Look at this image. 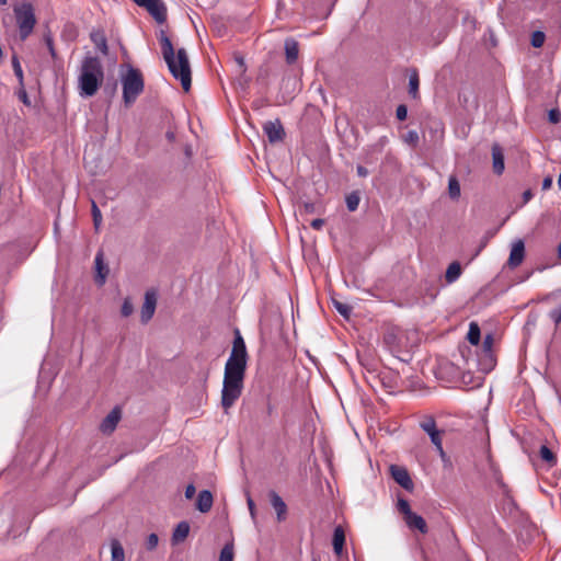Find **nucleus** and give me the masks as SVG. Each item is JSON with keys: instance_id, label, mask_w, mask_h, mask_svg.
I'll return each mask as SVG.
<instances>
[{"instance_id": "nucleus-15", "label": "nucleus", "mask_w": 561, "mask_h": 561, "mask_svg": "<svg viewBox=\"0 0 561 561\" xmlns=\"http://www.w3.org/2000/svg\"><path fill=\"white\" fill-rule=\"evenodd\" d=\"M268 495H270L271 505L273 506V508L276 512L278 522L284 520L286 518V513H287V506H286L285 502L275 491H271Z\"/></svg>"}, {"instance_id": "nucleus-49", "label": "nucleus", "mask_w": 561, "mask_h": 561, "mask_svg": "<svg viewBox=\"0 0 561 561\" xmlns=\"http://www.w3.org/2000/svg\"><path fill=\"white\" fill-rule=\"evenodd\" d=\"M552 186V178L547 176L542 181V190H549Z\"/></svg>"}, {"instance_id": "nucleus-47", "label": "nucleus", "mask_w": 561, "mask_h": 561, "mask_svg": "<svg viewBox=\"0 0 561 561\" xmlns=\"http://www.w3.org/2000/svg\"><path fill=\"white\" fill-rule=\"evenodd\" d=\"M357 175L360 178H366L368 175V170L363 165H357L356 168Z\"/></svg>"}, {"instance_id": "nucleus-48", "label": "nucleus", "mask_w": 561, "mask_h": 561, "mask_svg": "<svg viewBox=\"0 0 561 561\" xmlns=\"http://www.w3.org/2000/svg\"><path fill=\"white\" fill-rule=\"evenodd\" d=\"M19 99H20L24 104L30 105V100H28L27 93H26L24 90L20 91V93H19Z\"/></svg>"}, {"instance_id": "nucleus-16", "label": "nucleus", "mask_w": 561, "mask_h": 561, "mask_svg": "<svg viewBox=\"0 0 561 561\" xmlns=\"http://www.w3.org/2000/svg\"><path fill=\"white\" fill-rule=\"evenodd\" d=\"M404 522L410 529H417L422 534L427 533V525H426L425 519L421 515H419L414 512H412L410 515H408L404 518Z\"/></svg>"}, {"instance_id": "nucleus-34", "label": "nucleus", "mask_w": 561, "mask_h": 561, "mask_svg": "<svg viewBox=\"0 0 561 561\" xmlns=\"http://www.w3.org/2000/svg\"><path fill=\"white\" fill-rule=\"evenodd\" d=\"M333 306L341 316H343L344 318L350 317L352 308L348 305L340 302L337 300H333Z\"/></svg>"}, {"instance_id": "nucleus-2", "label": "nucleus", "mask_w": 561, "mask_h": 561, "mask_svg": "<svg viewBox=\"0 0 561 561\" xmlns=\"http://www.w3.org/2000/svg\"><path fill=\"white\" fill-rule=\"evenodd\" d=\"M104 78L101 60L94 56H85L81 62L78 77V90L82 98L93 96Z\"/></svg>"}, {"instance_id": "nucleus-30", "label": "nucleus", "mask_w": 561, "mask_h": 561, "mask_svg": "<svg viewBox=\"0 0 561 561\" xmlns=\"http://www.w3.org/2000/svg\"><path fill=\"white\" fill-rule=\"evenodd\" d=\"M346 207L350 211H355L358 208L360 197L357 192H352L348 195H346L345 198Z\"/></svg>"}, {"instance_id": "nucleus-52", "label": "nucleus", "mask_w": 561, "mask_h": 561, "mask_svg": "<svg viewBox=\"0 0 561 561\" xmlns=\"http://www.w3.org/2000/svg\"><path fill=\"white\" fill-rule=\"evenodd\" d=\"M533 197V193L531 191H525L524 194H523V198H524V202L527 203L528 201H530Z\"/></svg>"}, {"instance_id": "nucleus-13", "label": "nucleus", "mask_w": 561, "mask_h": 561, "mask_svg": "<svg viewBox=\"0 0 561 561\" xmlns=\"http://www.w3.org/2000/svg\"><path fill=\"white\" fill-rule=\"evenodd\" d=\"M157 23L162 24L167 20V8L162 0H151L145 7Z\"/></svg>"}, {"instance_id": "nucleus-36", "label": "nucleus", "mask_w": 561, "mask_h": 561, "mask_svg": "<svg viewBox=\"0 0 561 561\" xmlns=\"http://www.w3.org/2000/svg\"><path fill=\"white\" fill-rule=\"evenodd\" d=\"M398 510L403 514L404 518L412 513L409 502L404 499L398 500Z\"/></svg>"}, {"instance_id": "nucleus-41", "label": "nucleus", "mask_w": 561, "mask_h": 561, "mask_svg": "<svg viewBox=\"0 0 561 561\" xmlns=\"http://www.w3.org/2000/svg\"><path fill=\"white\" fill-rule=\"evenodd\" d=\"M549 318L556 325L561 323V307L554 308L549 312Z\"/></svg>"}, {"instance_id": "nucleus-24", "label": "nucleus", "mask_w": 561, "mask_h": 561, "mask_svg": "<svg viewBox=\"0 0 561 561\" xmlns=\"http://www.w3.org/2000/svg\"><path fill=\"white\" fill-rule=\"evenodd\" d=\"M91 41L103 55H107V41L102 32L91 33Z\"/></svg>"}, {"instance_id": "nucleus-17", "label": "nucleus", "mask_w": 561, "mask_h": 561, "mask_svg": "<svg viewBox=\"0 0 561 561\" xmlns=\"http://www.w3.org/2000/svg\"><path fill=\"white\" fill-rule=\"evenodd\" d=\"M213 506V494L208 490H202L197 495L196 507L201 513H207Z\"/></svg>"}, {"instance_id": "nucleus-22", "label": "nucleus", "mask_w": 561, "mask_h": 561, "mask_svg": "<svg viewBox=\"0 0 561 561\" xmlns=\"http://www.w3.org/2000/svg\"><path fill=\"white\" fill-rule=\"evenodd\" d=\"M332 543L334 552L340 556L345 543V534L341 526L335 527Z\"/></svg>"}, {"instance_id": "nucleus-21", "label": "nucleus", "mask_w": 561, "mask_h": 561, "mask_svg": "<svg viewBox=\"0 0 561 561\" xmlns=\"http://www.w3.org/2000/svg\"><path fill=\"white\" fill-rule=\"evenodd\" d=\"M94 263H95V268H96V273H98L96 274V283L100 285H103L106 279L107 268L104 265L102 252H99L95 255Z\"/></svg>"}, {"instance_id": "nucleus-6", "label": "nucleus", "mask_w": 561, "mask_h": 561, "mask_svg": "<svg viewBox=\"0 0 561 561\" xmlns=\"http://www.w3.org/2000/svg\"><path fill=\"white\" fill-rule=\"evenodd\" d=\"M420 427L430 436L431 442L435 446L439 456L442 458H444L445 451H444L443 442H442L443 432L437 428L434 417L426 416L423 421H421Z\"/></svg>"}, {"instance_id": "nucleus-37", "label": "nucleus", "mask_w": 561, "mask_h": 561, "mask_svg": "<svg viewBox=\"0 0 561 561\" xmlns=\"http://www.w3.org/2000/svg\"><path fill=\"white\" fill-rule=\"evenodd\" d=\"M44 41H45V44L48 48V51L51 56V58H56L57 54H56V50H55V47H54V39H53V36L50 35V33H47L44 35Z\"/></svg>"}, {"instance_id": "nucleus-46", "label": "nucleus", "mask_w": 561, "mask_h": 561, "mask_svg": "<svg viewBox=\"0 0 561 561\" xmlns=\"http://www.w3.org/2000/svg\"><path fill=\"white\" fill-rule=\"evenodd\" d=\"M310 225L313 229L320 230L324 225V220L321 218H317V219H313Z\"/></svg>"}, {"instance_id": "nucleus-45", "label": "nucleus", "mask_w": 561, "mask_h": 561, "mask_svg": "<svg viewBox=\"0 0 561 561\" xmlns=\"http://www.w3.org/2000/svg\"><path fill=\"white\" fill-rule=\"evenodd\" d=\"M196 489L194 484H188L185 489V497L192 499L195 495Z\"/></svg>"}, {"instance_id": "nucleus-53", "label": "nucleus", "mask_w": 561, "mask_h": 561, "mask_svg": "<svg viewBox=\"0 0 561 561\" xmlns=\"http://www.w3.org/2000/svg\"><path fill=\"white\" fill-rule=\"evenodd\" d=\"M493 342V339L491 335H486V337L484 339V344L485 345H491Z\"/></svg>"}, {"instance_id": "nucleus-3", "label": "nucleus", "mask_w": 561, "mask_h": 561, "mask_svg": "<svg viewBox=\"0 0 561 561\" xmlns=\"http://www.w3.org/2000/svg\"><path fill=\"white\" fill-rule=\"evenodd\" d=\"M122 85L124 103L126 105L133 104L145 88L141 72L134 67H129L127 72L122 77Z\"/></svg>"}, {"instance_id": "nucleus-29", "label": "nucleus", "mask_w": 561, "mask_h": 561, "mask_svg": "<svg viewBox=\"0 0 561 561\" xmlns=\"http://www.w3.org/2000/svg\"><path fill=\"white\" fill-rule=\"evenodd\" d=\"M540 458L546 461L549 466L556 463V457L553 451L546 445H541L539 449Z\"/></svg>"}, {"instance_id": "nucleus-56", "label": "nucleus", "mask_w": 561, "mask_h": 561, "mask_svg": "<svg viewBox=\"0 0 561 561\" xmlns=\"http://www.w3.org/2000/svg\"><path fill=\"white\" fill-rule=\"evenodd\" d=\"M7 4V0H0V5H5Z\"/></svg>"}, {"instance_id": "nucleus-43", "label": "nucleus", "mask_w": 561, "mask_h": 561, "mask_svg": "<svg viewBox=\"0 0 561 561\" xmlns=\"http://www.w3.org/2000/svg\"><path fill=\"white\" fill-rule=\"evenodd\" d=\"M396 116L399 121H404L408 116V107L404 104H400L396 110Z\"/></svg>"}, {"instance_id": "nucleus-5", "label": "nucleus", "mask_w": 561, "mask_h": 561, "mask_svg": "<svg viewBox=\"0 0 561 561\" xmlns=\"http://www.w3.org/2000/svg\"><path fill=\"white\" fill-rule=\"evenodd\" d=\"M243 379L244 378L224 376L221 405L226 411L240 398L243 389Z\"/></svg>"}, {"instance_id": "nucleus-9", "label": "nucleus", "mask_w": 561, "mask_h": 561, "mask_svg": "<svg viewBox=\"0 0 561 561\" xmlns=\"http://www.w3.org/2000/svg\"><path fill=\"white\" fill-rule=\"evenodd\" d=\"M525 259V243L523 240L517 239L512 243L511 253L507 260L510 268L518 267Z\"/></svg>"}, {"instance_id": "nucleus-23", "label": "nucleus", "mask_w": 561, "mask_h": 561, "mask_svg": "<svg viewBox=\"0 0 561 561\" xmlns=\"http://www.w3.org/2000/svg\"><path fill=\"white\" fill-rule=\"evenodd\" d=\"M190 533V524L187 522H180L172 535V541L178 543L183 541Z\"/></svg>"}, {"instance_id": "nucleus-27", "label": "nucleus", "mask_w": 561, "mask_h": 561, "mask_svg": "<svg viewBox=\"0 0 561 561\" xmlns=\"http://www.w3.org/2000/svg\"><path fill=\"white\" fill-rule=\"evenodd\" d=\"M480 337H481V331H480L479 325L476 322H471L469 324V330H468V334H467L468 341L472 345H478L480 342Z\"/></svg>"}, {"instance_id": "nucleus-44", "label": "nucleus", "mask_w": 561, "mask_h": 561, "mask_svg": "<svg viewBox=\"0 0 561 561\" xmlns=\"http://www.w3.org/2000/svg\"><path fill=\"white\" fill-rule=\"evenodd\" d=\"M383 343L388 346V347H392L396 343V335L391 332H388L383 335Z\"/></svg>"}, {"instance_id": "nucleus-40", "label": "nucleus", "mask_w": 561, "mask_h": 561, "mask_svg": "<svg viewBox=\"0 0 561 561\" xmlns=\"http://www.w3.org/2000/svg\"><path fill=\"white\" fill-rule=\"evenodd\" d=\"M548 118L550 123L558 124L561 121V112L558 108H551Z\"/></svg>"}, {"instance_id": "nucleus-33", "label": "nucleus", "mask_w": 561, "mask_h": 561, "mask_svg": "<svg viewBox=\"0 0 561 561\" xmlns=\"http://www.w3.org/2000/svg\"><path fill=\"white\" fill-rule=\"evenodd\" d=\"M545 39H546V35L543 32L541 31H535L531 35V45L535 47V48H540L543 43H545Z\"/></svg>"}, {"instance_id": "nucleus-11", "label": "nucleus", "mask_w": 561, "mask_h": 561, "mask_svg": "<svg viewBox=\"0 0 561 561\" xmlns=\"http://www.w3.org/2000/svg\"><path fill=\"white\" fill-rule=\"evenodd\" d=\"M390 472H391L393 480L400 486H402L407 491L413 490V486H414L413 481L411 480L410 474L405 468L393 465L390 467Z\"/></svg>"}, {"instance_id": "nucleus-51", "label": "nucleus", "mask_w": 561, "mask_h": 561, "mask_svg": "<svg viewBox=\"0 0 561 561\" xmlns=\"http://www.w3.org/2000/svg\"><path fill=\"white\" fill-rule=\"evenodd\" d=\"M248 506L252 516H254V502L251 497H248Z\"/></svg>"}, {"instance_id": "nucleus-1", "label": "nucleus", "mask_w": 561, "mask_h": 561, "mask_svg": "<svg viewBox=\"0 0 561 561\" xmlns=\"http://www.w3.org/2000/svg\"><path fill=\"white\" fill-rule=\"evenodd\" d=\"M159 42L161 44L163 59L171 75L181 81L183 90L187 92L191 89L192 77L186 50L179 48L175 57L172 42L163 30L160 31Z\"/></svg>"}, {"instance_id": "nucleus-8", "label": "nucleus", "mask_w": 561, "mask_h": 561, "mask_svg": "<svg viewBox=\"0 0 561 561\" xmlns=\"http://www.w3.org/2000/svg\"><path fill=\"white\" fill-rule=\"evenodd\" d=\"M263 131L272 144L282 141L285 137V130L279 119L265 122Z\"/></svg>"}, {"instance_id": "nucleus-12", "label": "nucleus", "mask_w": 561, "mask_h": 561, "mask_svg": "<svg viewBox=\"0 0 561 561\" xmlns=\"http://www.w3.org/2000/svg\"><path fill=\"white\" fill-rule=\"evenodd\" d=\"M157 305V296L154 291H147L145 295V301L141 308V322L147 323L154 314Z\"/></svg>"}, {"instance_id": "nucleus-55", "label": "nucleus", "mask_w": 561, "mask_h": 561, "mask_svg": "<svg viewBox=\"0 0 561 561\" xmlns=\"http://www.w3.org/2000/svg\"><path fill=\"white\" fill-rule=\"evenodd\" d=\"M558 253H559V257L561 259V243L559 244Z\"/></svg>"}, {"instance_id": "nucleus-50", "label": "nucleus", "mask_w": 561, "mask_h": 561, "mask_svg": "<svg viewBox=\"0 0 561 561\" xmlns=\"http://www.w3.org/2000/svg\"><path fill=\"white\" fill-rule=\"evenodd\" d=\"M499 484H500V488L502 490V493L504 495L508 496V492H510L508 486L504 482H502V481H500Z\"/></svg>"}, {"instance_id": "nucleus-32", "label": "nucleus", "mask_w": 561, "mask_h": 561, "mask_svg": "<svg viewBox=\"0 0 561 561\" xmlns=\"http://www.w3.org/2000/svg\"><path fill=\"white\" fill-rule=\"evenodd\" d=\"M233 560V546L225 545L220 551L219 561H232Z\"/></svg>"}, {"instance_id": "nucleus-26", "label": "nucleus", "mask_w": 561, "mask_h": 561, "mask_svg": "<svg viewBox=\"0 0 561 561\" xmlns=\"http://www.w3.org/2000/svg\"><path fill=\"white\" fill-rule=\"evenodd\" d=\"M419 73L415 69H413L409 76V93L413 99H416L419 95Z\"/></svg>"}, {"instance_id": "nucleus-7", "label": "nucleus", "mask_w": 561, "mask_h": 561, "mask_svg": "<svg viewBox=\"0 0 561 561\" xmlns=\"http://www.w3.org/2000/svg\"><path fill=\"white\" fill-rule=\"evenodd\" d=\"M247 369V358L229 356L225 365V376L244 378Z\"/></svg>"}, {"instance_id": "nucleus-14", "label": "nucleus", "mask_w": 561, "mask_h": 561, "mask_svg": "<svg viewBox=\"0 0 561 561\" xmlns=\"http://www.w3.org/2000/svg\"><path fill=\"white\" fill-rule=\"evenodd\" d=\"M286 62L293 65L297 61L299 55V45L293 37L286 38L284 43Z\"/></svg>"}, {"instance_id": "nucleus-25", "label": "nucleus", "mask_w": 561, "mask_h": 561, "mask_svg": "<svg viewBox=\"0 0 561 561\" xmlns=\"http://www.w3.org/2000/svg\"><path fill=\"white\" fill-rule=\"evenodd\" d=\"M125 551L122 543L117 539L111 541V561H124Z\"/></svg>"}, {"instance_id": "nucleus-28", "label": "nucleus", "mask_w": 561, "mask_h": 561, "mask_svg": "<svg viewBox=\"0 0 561 561\" xmlns=\"http://www.w3.org/2000/svg\"><path fill=\"white\" fill-rule=\"evenodd\" d=\"M460 184L456 176L451 175L448 180V194L451 199L460 197Z\"/></svg>"}, {"instance_id": "nucleus-35", "label": "nucleus", "mask_w": 561, "mask_h": 561, "mask_svg": "<svg viewBox=\"0 0 561 561\" xmlns=\"http://www.w3.org/2000/svg\"><path fill=\"white\" fill-rule=\"evenodd\" d=\"M12 67H13L15 77L18 78L20 84L22 85L23 84V70L20 65L19 58L16 56L12 57Z\"/></svg>"}, {"instance_id": "nucleus-39", "label": "nucleus", "mask_w": 561, "mask_h": 561, "mask_svg": "<svg viewBox=\"0 0 561 561\" xmlns=\"http://www.w3.org/2000/svg\"><path fill=\"white\" fill-rule=\"evenodd\" d=\"M419 134L415 130H409L407 135L404 136V141L408 144H411L413 146H416L419 142Z\"/></svg>"}, {"instance_id": "nucleus-10", "label": "nucleus", "mask_w": 561, "mask_h": 561, "mask_svg": "<svg viewBox=\"0 0 561 561\" xmlns=\"http://www.w3.org/2000/svg\"><path fill=\"white\" fill-rule=\"evenodd\" d=\"M121 417L122 411L118 407H115L101 422L100 431L106 435L112 434L115 431Z\"/></svg>"}, {"instance_id": "nucleus-31", "label": "nucleus", "mask_w": 561, "mask_h": 561, "mask_svg": "<svg viewBox=\"0 0 561 561\" xmlns=\"http://www.w3.org/2000/svg\"><path fill=\"white\" fill-rule=\"evenodd\" d=\"M91 214H92L94 229L98 231L102 225V214L94 201H92V204H91Z\"/></svg>"}, {"instance_id": "nucleus-19", "label": "nucleus", "mask_w": 561, "mask_h": 561, "mask_svg": "<svg viewBox=\"0 0 561 561\" xmlns=\"http://www.w3.org/2000/svg\"><path fill=\"white\" fill-rule=\"evenodd\" d=\"M462 274V267L459 262L450 263L445 273V280L448 285L454 284Z\"/></svg>"}, {"instance_id": "nucleus-38", "label": "nucleus", "mask_w": 561, "mask_h": 561, "mask_svg": "<svg viewBox=\"0 0 561 561\" xmlns=\"http://www.w3.org/2000/svg\"><path fill=\"white\" fill-rule=\"evenodd\" d=\"M121 312L123 317H129L134 312V306L128 298L124 300Z\"/></svg>"}, {"instance_id": "nucleus-42", "label": "nucleus", "mask_w": 561, "mask_h": 561, "mask_svg": "<svg viewBox=\"0 0 561 561\" xmlns=\"http://www.w3.org/2000/svg\"><path fill=\"white\" fill-rule=\"evenodd\" d=\"M159 542V538L156 534H150L146 541V547L148 550H153Z\"/></svg>"}, {"instance_id": "nucleus-4", "label": "nucleus", "mask_w": 561, "mask_h": 561, "mask_svg": "<svg viewBox=\"0 0 561 561\" xmlns=\"http://www.w3.org/2000/svg\"><path fill=\"white\" fill-rule=\"evenodd\" d=\"M14 15L19 26L20 37L26 39L36 24L34 8L30 2H23L14 7Z\"/></svg>"}, {"instance_id": "nucleus-18", "label": "nucleus", "mask_w": 561, "mask_h": 561, "mask_svg": "<svg viewBox=\"0 0 561 561\" xmlns=\"http://www.w3.org/2000/svg\"><path fill=\"white\" fill-rule=\"evenodd\" d=\"M492 160H493V171L496 174H502L504 171V154L499 145H494L492 147Z\"/></svg>"}, {"instance_id": "nucleus-54", "label": "nucleus", "mask_w": 561, "mask_h": 561, "mask_svg": "<svg viewBox=\"0 0 561 561\" xmlns=\"http://www.w3.org/2000/svg\"><path fill=\"white\" fill-rule=\"evenodd\" d=\"M167 138H168L170 141H172V140L174 139V133H172V131H168V133H167Z\"/></svg>"}, {"instance_id": "nucleus-20", "label": "nucleus", "mask_w": 561, "mask_h": 561, "mask_svg": "<svg viewBox=\"0 0 561 561\" xmlns=\"http://www.w3.org/2000/svg\"><path fill=\"white\" fill-rule=\"evenodd\" d=\"M233 355H234V357L242 356L243 358H248L245 343L238 330L236 331V337L233 341L232 351L230 353V356H233Z\"/></svg>"}]
</instances>
